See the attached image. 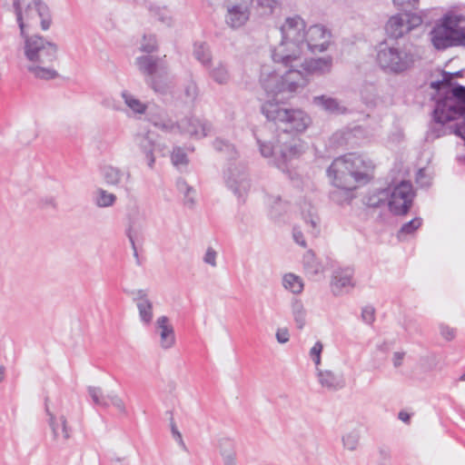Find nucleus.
<instances>
[{
  "label": "nucleus",
  "mask_w": 465,
  "mask_h": 465,
  "mask_svg": "<svg viewBox=\"0 0 465 465\" xmlns=\"http://www.w3.org/2000/svg\"><path fill=\"white\" fill-rule=\"evenodd\" d=\"M373 168L370 160L356 153H348L336 158L327 170L328 176L337 188L331 193V198L341 203V193L348 199L350 193L357 188V183H365L369 180V172Z\"/></svg>",
  "instance_id": "nucleus-1"
},
{
  "label": "nucleus",
  "mask_w": 465,
  "mask_h": 465,
  "mask_svg": "<svg viewBox=\"0 0 465 465\" xmlns=\"http://www.w3.org/2000/svg\"><path fill=\"white\" fill-rule=\"evenodd\" d=\"M305 22L299 15L287 17L281 26V43L272 50L275 64L285 67L300 65V56L304 51Z\"/></svg>",
  "instance_id": "nucleus-2"
},
{
  "label": "nucleus",
  "mask_w": 465,
  "mask_h": 465,
  "mask_svg": "<svg viewBox=\"0 0 465 465\" xmlns=\"http://www.w3.org/2000/svg\"><path fill=\"white\" fill-rule=\"evenodd\" d=\"M22 36L25 38V55L30 63L27 70L39 79L56 78L58 73L53 68V63L57 59V45L37 35L27 36L25 31Z\"/></svg>",
  "instance_id": "nucleus-3"
},
{
  "label": "nucleus",
  "mask_w": 465,
  "mask_h": 465,
  "mask_svg": "<svg viewBox=\"0 0 465 465\" xmlns=\"http://www.w3.org/2000/svg\"><path fill=\"white\" fill-rule=\"evenodd\" d=\"M254 135L262 155H273L279 168H283L303 152V144L298 134L280 132L273 143L266 138L264 128L255 132Z\"/></svg>",
  "instance_id": "nucleus-4"
},
{
  "label": "nucleus",
  "mask_w": 465,
  "mask_h": 465,
  "mask_svg": "<svg viewBox=\"0 0 465 465\" xmlns=\"http://www.w3.org/2000/svg\"><path fill=\"white\" fill-rule=\"evenodd\" d=\"M261 111L268 121L274 123L282 129L281 132L298 134L304 132L311 124V117L304 111L287 108L279 101L265 102Z\"/></svg>",
  "instance_id": "nucleus-5"
},
{
  "label": "nucleus",
  "mask_w": 465,
  "mask_h": 465,
  "mask_svg": "<svg viewBox=\"0 0 465 465\" xmlns=\"http://www.w3.org/2000/svg\"><path fill=\"white\" fill-rule=\"evenodd\" d=\"M282 67L285 70L282 74L277 72L262 73L261 85L268 95L293 94L308 84L309 80L305 78L304 73L300 69L284 65Z\"/></svg>",
  "instance_id": "nucleus-6"
},
{
  "label": "nucleus",
  "mask_w": 465,
  "mask_h": 465,
  "mask_svg": "<svg viewBox=\"0 0 465 465\" xmlns=\"http://www.w3.org/2000/svg\"><path fill=\"white\" fill-rule=\"evenodd\" d=\"M419 59L411 45L395 46L382 43L377 54V62L386 73L399 74L413 67Z\"/></svg>",
  "instance_id": "nucleus-7"
},
{
  "label": "nucleus",
  "mask_w": 465,
  "mask_h": 465,
  "mask_svg": "<svg viewBox=\"0 0 465 465\" xmlns=\"http://www.w3.org/2000/svg\"><path fill=\"white\" fill-rule=\"evenodd\" d=\"M460 16L446 15L430 32L431 42L438 50L465 46V31L460 27Z\"/></svg>",
  "instance_id": "nucleus-8"
},
{
  "label": "nucleus",
  "mask_w": 465,
  "mask_h": 465,
  "mask_svg": "<svg viewBox=\"0 0 465 465\" xmlns=\"http://www.w3.org/2000/svg\"><path fill=\"white\" fill-rule=\"evenodd\" d=\"M164 57L151 54L142 55L136 58L135 64L141 73L147 75L146 83L156 93L164 94L169 88L166 81L168 66Z\"/></svg>",
  "instance_id": "nucleus-9"
},
{
  "label": "nucleus",
  "mask_w": 465,
  "mask_h": 465,
  "mask_svg": "<svg viewBox=\"0 0 465 465\" xmlns=\"http://www.w3.org/2000/svg\"><path fill=\"white\" fill-rule=\"evenodd\" d=\"M421 24V16L403 12L390 17L385 25V32L390 38L399 39Z\"/></svg>",
  "instance_id": "nucleus-10"
},
{
  "label": "nucleus",
  "mask_w": 465,
  "mask_h": 465,
  "mask_svg": "<svg viewBox=\"0 0 465 465\" xmlns=\"http://www.w3.org/2000/svg\"><path fill=\"white\" fill-rule=\"evenodd\" d=\"M388 205L390 211L395 215L406 214L411 209L414 198L412 184L408 181H402L389 193Z\"/></svg>",
  "instance_id": "nucleus-11"
},
{
  "label": "nucleus",
  "mask_w": 465,
  "mask_h": 465,
  "mask_svg": "<svg viewBox=\"0 0 465 465\" xmlns=\"http://www.w3.org/2000/svg\"><path fill=\"white\" fill-rule=\"evenodd\" d=\"M331 39V33L322 25H312L305 32L304 49L312 53H321L327 50Z\"/></svg>",
  "instance_id": "nucleus-12"
},
{
  "label": "nucleus",
  "mask_w": 465,
  "mask_h": 465,
  "mask_svg": "<svg viewBox=\"0 0 465 465\" xmlns=\"http://www.w3.org/2000/svg\"><path fill=\"white\" fill-rule=\"evenodd\" d=\"M225 180L228 187L238 197L244 195L250 189V181L245 167L234 166L228 168L225 173Z\"/></svg>",
  "instance_id": "nucleus-13"
},
{
  "label": "nucleus",
  "mask_w": 465,
  "mask_h": 465,
  "mask_svg": "<svg viewBox=\"0 0 465 465\" xmlns=\"http://www.w3.org/2000/svg\"><path fill=\"white\" fill-rule=\"evenodd\" d=\"M211 129L212 125L210 123L196 117H185L177 123V130L196 138L207 136Z\"/></svg>",
  "instance_id": "nucleus-14"
},
{
  "label": "nucleus",
  "mask_w": 465,
  "mask_h": 465,
  "mask_svg": "<svg viewBox=\"0 0 465 465\" xmlns=\"http://www.w3.org/2000/svg\"><path fill=\"white\" fill-rule=\"evenodd\" d=\"M45 410L48 416V425L51 428L54 440H57L62 436L64 440H67L71 438L72 429L68 426L65 416L61 415L58 419L50 411L48 406V398L45 400Z\"/></svg>",
  "instance_id": "nucleus-15"
},
{
  "label": "nucleus",
  "mask_w": 465,
  "mask_h": 465,
  "mask_svg": "<svg viewBox=\"0 0 465 465\" xmlns=\"http://www.w3.org/2000/svg\"><path fill=\"white\" fill-rule=\"evenodd\" d=\"M332 67L331 56H325L321 58H312L310 60L302 61L300 58V65L294 68L300 69L304 73L305 78L308 80L310 74H324L331 72Z\"/></svg>",
  "instance_id": "nucleus-16"
},
{
  "label": "nucleus",
  "mask_w": 465,
  "mask_h": 465,
  "mask_svg": "<svg viewBox=\"0 0 465 465\" xmlns=\"http://www.w3.org/2000/svg\"><path fill=\"white\" fill-rule=\"evenodd\" d=\"M88 393L94 403L103 408H108L110 404L114 406L119 411L125 413L126 409L123 400L115 393L104 395L100 387L89 386Z\"/></svg>",
  "instance_id": "nucleus-17"
},
{
  "label": "nucleus",
  "mask_w": 465,
  "mask_h": 465,
  "mask_svg": "<svg viewBox=\"0 0 465 465\" xmlns=\"http://www.w3.org/2000/svg\"><path fill=\"white\" fill-rule=\"evenodd\" d=\"M103 176L107 184L113 186H122L125 191H129L128 184L131 183V173L121 170L120 168L108 165L104 168Z\"/></svg>",
  "instance_id": "nucleus-18"
},
{
  "label": "nucleus",
  "mask_w": 465,
  "mask_h": 465,
  "mask_svg": "<svg viewBox=\"0 0 465 465\" xmlns=\"http://www.w3.org/2000/svg\"><path fill=\"white\" fill-rule=\"evenodd\" d=\"M224 6L227 9L225 16L226 24L232 27L238 28L243 25L250 17V10L237 7L232 0H225Z\"/></svg>",
  "instance_id": "nucleus-19"
},
{
  "label": "nucleus",
  "mask_w": 465,
  "mask_h": 465,
  "mask_svg": "<svg viewBox=\"0 0 465 465\" xmlns=\"http://www.w3.org/2000/svg\"><path fill=\"white\" fill-rule=\"evenodd\" d=\"M133 300L136 303L141 322L149 325L153 320V302L149 300L147 292L144 290L133 292Z\"/></svg>",
  "instance_id": "nucleus-20"
},
{
  "label": "nucleus",
  "mask_w": 465,
  "mask_h": 465,
  "mask_svg": "<svg viewBox=\"0 0 465 465\" xmlns=\"http://www.w3.org/2000/svg\"><path fill=\"white\" fill-rule=\"evenodd\" d=\"M155 329L160 335V344L163 349H170L175 343V334L173 325L167 316H161L155 322Z\"/></svg>",
  "instance_id": "nucleus-21"
},
{
  "label": "nucleus",
  "mask_w": 465,
  "mask_h": 465,
  "mask_svg": "<svg viewBox=\"0 0 465 465\" xmlns=\"http://www.w3.org/2000/svg\"><path fill=\"white\" fill-rule=\"evenodd\" d=\"M314 105L320 107L323 111L331 114H346L349 110L338 99L328 95H318L312 98Z\"/></svg>",
  "instance_id": "nucleus-22"
},
{
  "label": "nucleus",
  "mask_w": 465,
  "mask_h": 465,
  "mask_svg": "<svg viewBox=\"0 0 465 465\" xmlns=\"http://www.w3.org/2000/svg\"><path fill=\"white\" fill-rule=\"evenodd\" d=\"M134 142L145 154L148 166L153 168L155 162L153 156L154 134L152 132L139 133L135 135Z\"/></svg>",
  "instance_id": "nucleus-23"
},
{
  "label": "nucleus",
  "mask_w": 465,
  "mask_h": 465,
  "mask_svg": "<svg viewBox=\"0 0 465 465\" xmlns=\"http://www.w3.org/2000/svg\"><path fill=\"white\" fill-rule=\"evenodd\" d=\"M317 370V376L320 384L329 391H338L344 387L345 381L342 375L336 374L331 371Z\"/></svg>",
  "instance_id": "nucleus-24"
},
{
  "label": "nucleus",
  "mask_w": 465,
  "mask_h": 465,
  "mask_svg": "<svg viewBox=\"0 0 465 465\" xmlns=\"http://www.w3.org/2000/svg\"><path fill=\"white\" fill-rule=\"evenodd\" d=\"M352 276L353 271L351 268L335 270L331 280L333 293L338 295L342 288L349 286L353 287Z\"/></svg>",
  "instance_id": "nucleus-25"
},
{
  "label": "nucleus",
  "mask_w": 465,
  "mask_h": 465,
  "mask_svg": "<svg viewBox=\"0 0 465 465\" xmlns=\"http://www.w3.org/2000/svg\"><path fill=\"white\" fill-rule=\"evenodd\" d=\"M302 217L308 227V232L316 237L320 233V218L313 207H310L307 211H302Z\"/></svg>",
  "instance_id": "nucleus-26"
},
{
  "label": "nucleus",
  "mask_w": 465,
  "mask_h": 465,
  "mask_svg": "<svg viewBox=\"0 0 465 465\" xmlns=\"http://www.w3.org/2000/svg\"><path fill=\"white\" fill-rule=\"evenodd\" d=\"M292 313L298 329L302 330L306 323V310L301 300L293 299L292 302Z\"/></svg>",
  "instance_id": "nucleus-27"
},
{
  "label": "nucleus",
  "mask_w": 465,
  "mask_h": 465,
  "mask_svg": "<svg viewBox=\"0 0 465 465\" xmlns=\"http://www.w3.org/2000/svg\"><path fill=\"white\" fill-rule=\"evenodd\" d=\"M422 225V219L415 217L411 221L405 223L401 225L397 232V238L400 241H404L407 236L413 235L415 232Z\"/></svg>",
  "instance_id": "nucleus-28"
},
{
  "label": "nucleus",
  "mask_w": 465,
  "mask_h": 465,
  "mask_svg": "<svg viewBox=\"0 0 465 465\" xmlns=\"http://www.w3.org/2000/svg\"><path fill=\"white\" fill-rule=\"evenodd\" d=\"M115 201V194L109 193L104 189L98 188L94 193V203L98 207L105 208L113 206Z\"/></svg>",
  "instance_id": "nucleus-29"
},
{
  "label": "nucleus",
  "mask_w": 465,
  "mask_h": 465,
  "mask_svg": "<svg viewBox=\"0 0 465 465\" xmlns=\"http://www.w3.org/2000/svg\"><path fill=\"white\" fill-rule=\"evenodd\" d=\"M209 74L211 78L219 84H225L230 79L227 67L222 63H218L213 68H212Z\"/></svg>",
  "instance_id": "nucleus-30"
},
{
  "label": "nucleus",
  "mask_w": 465,
  "mask_h": 465,
  "mask_svg": "<svg viewBox=\"0 0 465 465\" xmlns=\"http://www.w3.org/2000/svg\"><path fill=\"white\" fill-rule=\"evenodd\" d=\"M149 121L157 128L167 132H174L177 130V123H173L171 119L162 117L161 115H150Z\"/></svg>",
  "instance_id": "nucleus-31"
},
{
  "label": "nucleus",
  "mask_w": 465,
  "mask_h": 465,
  "mask_svg": "<svg viewBox=\"0 0 465 465\" xmlns=\"http://www.w3.org/2000/svg\"><path fill=\"white\" fill-rule=\"evenodd\" d=\"M283 286L294 294L301 293L303 290L302 279L292 273H288L283 277Z\"/></svg>",
  "instance_id": "nucleus-32"
},
{
  "label": "nucleus",
  "mask_w": 465,
  "mask_h": 465,
  "mask_svg": "<svg viewBox=\"0 0 465 465\" xmlns=\"http://www.w3.org/2000/svg\"><path fill=\"white\" fill-rule=\"evenodd\" d=\"M193 55L204 66L209 65L211 63L210 49L203 43L194 45Z\"/></svg>",
  "instance_id": "nucleus-33"
},
{
  "label": "nucleus",
  "mask_w": 465,
  "mask_h": 465,
  "mask_svg": "<svg viewBox=\"0 0 465 465\" xmlns=\"http://www.w3.org/2000/svg\"><path fill=\"white\" fill-rule=\"evenodd\" d=\"M389 197V191L388 190H379L377 193H374L368 196L366 200V204L369 207L372 208H378L381 204L385 203Z\"/></svg>",
  "instance_id": "nucleus-34"
},
{
  "label": "nucleus",
  "mask_w": 465,
  "mask_h": 465,
  "mask_svg": "<svg viewBox=\"0 0 465 465\" xmlns=\"http://www.w3.org/2000/svg\"><path fill=\"white\" fill-rule=\"evenodd\" d=\"M151 15L156 18L161 23L171 25L172 16L170 11L166 7L161 6H151L150 7Z\"/></svg>",
  "instance_id": "nucleus-35"
},
{
  "label": "nucleus",
  "mask_w": 465,
  "mask_h": 465,
  "mask_svg": "<svg viewBox=\"0 0 465 465\" xmlns=\"http://www.w3.org/2000/svg\"><path fill=\"white\" fill-rule=\"evenodd\" d=\"M261 15H270L280 6L279 0H254Z\"/></svg>",
  "instance_id": "nucleus-36"
},
{
  "label": "nucleus",
  "mask_w": 465,
  "mask_h": 465,
  "mask_svg": "<svg viewBox=\"0 0 465 465\" xmlns=\"http://www.w3.org/2000/svg\"><path fill=\"white\" fill-rule=\"evenodd\" d=\"M123 98L126 105L136 114H144L146 110V105L142 103L140 100L136 99L133 95L123 93Z\"/></svg>",
  "instance_id": "nucleus-37"
},
{
  "label": "nucleus",
  "mask_w": 465,
  "mask_h": 465,
  "mask_svg": "<svg viewBox=\"0 0 465 465\" xmlns=\"http://www.w3.org/2000/svg\"><path fill=\"white\" fill-rule=\"evenodd\" d=\"M213 147L218 152H224L229 158H234L237 153L232 144L222 139H216Z\"/></svg>",
  "instance_id": "nucleus-38"
},
{
  "label": "nucleus",
  "mask_w": 465,
  "mask_h": 465,
  "mask_svg": "<svg viewBox=\"0 0 465 465\" xmlns=\"http://www.w3.org/2000/svg\"><path fill=\"white\" fill-rule=\"evenodd\" d=\"M456 84H455L452 87H450V77H446V75H445L443 80H441V81L431 82L430 87L435 90H438V91H442V93H443L442 98H444L446 95H450V90L454 86H456Z\"/></svg>",
  "instance_id": "nucleus-39"
},
{
  "label": "nucleus",
  "mask_w": 465,
  "mask_h": 465,
  "mask_svg": "<svg viewBox=\"0 0 465 465\" xmlns=\"http://www.w3.org/2000/svg\"><path fill=\"white\" fill-rule=\"evenodd\" d=\"M140 49H141V51H143L144 53H148V54H151V53H153L154 51H156L157 50V41H156L155 35H144Z\"/></svg>",
  "instance_id": "nucleus-40"
},
{
  "label": "nucleus",
  "mask_w": 465,
  "mask_h": 465,
  "mask_svg": "<svg viewBox=\"0 0 465 465\" xmlns=\"http://www.w3.org/2000/svg\"><path fill=\"white\" fill-rule=\"evenodd\" d=\"M303 263L305 270L312 275L319 273L321 271L320 263L315 261L314 256L311 253L304 256Z\"/></svg>",
  "instance_id": "nucleus-41"
},
{
  "label": "nucleus",
  "mask_w": 465,
  "mask_h": 465,
  "mask_svg": "<svg viewBox=\"0 0 465 465\" xmlns=\"http://www.w3.org/2000/svg\"><path fill=\"white\" fill-rule=\"evenodd\" d=\"M395 6L406 13H412L419 5V0H392Z\"/></svg>",
  "instance_id": "nucleus-42"
},
{
  "label": "nucleus",
  "mask_w": 465,
  "mask_h": 465,
  "mask_svg": "<svg viewBox=\"0 0 465 465\" xmlns=\"http://www.w3.org/2000/svg\"><path fill=\"white\" fill-rule=\"evenodd\" d=\"M343 446L349 450H355L359 443V434L355 431L350 432L342 438Z\"/></svg>",
  "instance_id": "nucleus-43"
},
{
  "label": "nucleus",
  "mask_w": 465,
  "mask_h": 465,
  "mask_svg": "<svg viewBox=\"0 0 465 465\" xmlns=\"http://www.w3.org/2000/svg\"><path fill=\"white\" fill-rule=\"evenodd\" d=\"M172 162L176 166L187 163V155L181 147L173 149L172 153Z\"/></svg>",
  "instance_id": "nucleus-44"
},
{
  "label": "nucleus",
  "mask_w": 465,
  "mask_h": 465,
  "mask_svg": "<svg viewBox=\"0 0 465 465\" xmlns=\"http://www.w3.org/2000/svg\"><path fill=\"white\" fill-rule=\"evenodd\" d=\"M13 8L16 16L17 24L20 28L21 35H24V27L25 26V22H23L21 0H13Z\"/></svg>",
  "instance_id": "nucleus-45"
},
{
  "label": "nucleus",
  "mask_w": 465,
  "mask_h": 465,
  "mask_svg": "<svg viewBox=\"0 0 465 465\" xmlns=\"http://www.w3.org/2000/svg\"><path fill=\"white\" fill-rule=\"evenodd\" d=\"M322 343L321 341H317L314 343V345L310 351V356L313 361L316 369L319 368V365L321 364V353L322 351Z\"/></svg>",
  "instance_id": "nucleus-46"
},
{
  "label": "nucleus",
  "mask_w": 465,
  "mask_h": 465,
  "mask_svg": "<svg viewBox=\"0 0 465 465\" xmlns=\"http://www.w3.org/2000/svg\"><path fill=\"white\" fill-rule=\"evenodd\" d=\"M361 320L367 324H372L375 321V309L371 305H367L361 310Z\"/></svg>",
  "instance_id": "nucleus-47"
},
{
  "label": "nucleus",
  "mask_w": 465,
  "mask_h": 465,
  "mask_svg": "<svg viewBox=\"0 0 465 465\" xmlns=\"http://www.w3.org/2000/svg\"><path fill=\"white\" fill-rule=\"evenodd\" d=\"M32 3L40 18L50 15L49 7L42 0H32Z\"/></svg>",
  "instance_id": "nucleus-48"
},
{
  "label": "nucleus",
  "mask_w": 465,
  "mask_h": 465,
  "mask_svg": "<svg viewBox=\"0 0 465 465\" xmlns=\"http://www.w3.org/2000/svg\"><path fill=\"white\" fill-rule=\"evenodd\" d=\"M176 186L178 191L183 194V196H188V194H196V191L193 187L190 186L183 179H178L176 183Z\"/></svg>",
  "instance_id": "nucleus-49"
},
{
  "label": "nucleus",
  "mask_w": 465,
  "mask_h": 465,
  "mask_svg": "<svg viewBox=\"0 0 465 465\" xmlns=\"http://www.w3.org/2000/svg\"><path fill=\"white\" fill-rule=\"evenodd\" d=\"M217 252L213 247H208L206 252L203 258V262L212 267L217 266Z\"/></svg>",
  "instance_id": "nucleus-50"
},
{
  "label": "nucleus",
  "mask_w": 465,
  "mask_h": 465,
  "mask_svg": "<svg viewBox=\"0 0 465 465\" xmlns=\"http://www.w3.org/2000/svg\"><path fill=\"white\" fill-rule=\"evenodd\" d=\"M185 95L192 102L194 101L198 94V88L194 82L189 83L184 89Z\"/></svg>",
  "instance_id": "nucleus-51"
},
{
  "label": "nucleus",
  "mask_w": 465,
  "mask_h": 465,
  "mask_svg": "<svg viewBox=\"0 0 465 465\" xmlns=\"http://www.w3.org/2000/svg\"><path fill=\"white\" fill-rule=\"evenodd\" d=\"M440 334L447 341H451L455 337V330L448 325H440Z\"/></svg>",
  "instance_id": "nucleus-52"
},
{
  "label": "nucleus",
  "mask_w": 465,
  "mask_h": 465,
  "mask_svg": "<svg viewBox=\"0 0 465 465\" xmlns=\"http://www.w3.org/2000/svg\"><path fill=\"white\" fill-rule=\"evenodd\" d=\"M292 236H293V239L296 243L300 244L302 247H306V242H305L303 233L302 232V231L299 228H297V227L293 228Z\"/></svg>",
  "instance_id": "nucleus-53"
},
{
  "label": "nucleus",
  "mask_w": 465,
  "mask_h": 465,
  "mask_svg": "<svg viewBox=\"0 0 465 465\" xmlns=\"http://www.w3.org/2000/svg\"><path fill=\"white\" fill-rule=\"evenodd\" d=\"M276 339L280 343H286L290 339L288 330L286 328L278 329L276 331Z\"/></svg>",
  "instance_id": "nucleus-54"
},
{
  "label": "nucleus",
  "mask_w": 465,
  "mask_h": 465,
  "mask_svg": "<svg viewBox=\"0 0 465 465\" xmlns=\"http://www.w3.org/2000/svg\"><path fill=\"white\" fill-rule=\"evenodd\" d=\"M404 356L405 352L403 351H396L393 353L392 362L395 368H399L402 365Z\"/></svg>",
  "instance_id": "nucleus-55"
},
{
  "label": "nucleus",
  "mask_w": 465,
  "mask_h": 465,
  "mask_svg": "<svg viewBox=\"0 0 465 465\" xmlns=\"http://www.w3.org/2000/svg\"><path fill=\"white\" fill-rule=\"evenodd\" d=\"M221 453L223 456L225 465H236L234 461V453L232 451L221 450Z\"/></svg>",
  "instance_id": "nucleus-56"
},
{
  "label": "nucleus",
  "mask_w": 465,
  "mask_h": 465,
  "mask_svg": "<svg viewBox=\"0 0 465 465\" xmlns=\"http://www.w3.org/2000/svg\"><path fill=\"white\" fill-rule=\"evenodd\" d=\"M232 2H233L237 7L250 10V7L254 0H232Z\"/></svg>",
  "instance_id": "nucleus-57"
},
{
  "label": "nucleus",
  "mask_w": 465,
  "mask_h": 465,
  "mask_svg": "<svg viewBox=\"0 0 465 465\" xmlns=\"http://www.w3.org/2000/svg\"><path fill=\"white\" fill-rule=\"evenodd\" d=\"M195 196L196 194H188V196H183V203L189 208H193L195 205Z\"/></svg>",
  "instance_id": "nucleus-58"
},
{
  "label": "nucleus",
  "mask_w": 465,
  "mask_h": 465,
  "mask_svg": "<svg viewBox=\"0 0 465 465\" xmlns=\"http://www.w3.org/2000/svg\"><path fill=\"white\" fill-rule=\"evenodd\" d=\"M51 15L41 18V27L43 30H47L51 25Z\"/></svg>",
  "instance_id": "nucleus-59"
},
{
  "label": "nucleus",
  "mask_w": 465,
  "mask_h": 465,
  "mask_svg": "<svg viewBox=\"0 0 465 465\" xmlns=\"http://www.w3.org/2000/svg\"><path fill=\"white\" fill-rule=\"evenodd\" d=\"M33 9H34L33 3L28 4L27 6L25 7V12L22 11L23 18L25 17L26 20H29L32 17Z\"/></svg>",
  "instance_id": "nucleus-60"
},
{
  "label": "nucleus",
  "mask_w": 465,
  "mask_h": 465,
  "mask_svg": "<svg viewBox=\"0 0 465 465\" xmlns=\"http://www.w3.org/2000/svg\"><path fill=\"white\" fill-rule=\"evenodd\" d=\"M398 418L401 420H402L403 422L409 423L410 420H411V414H409L408 412H406L404 411H401L399 412Z\"/></svg>",
  "instance_id": "nucleus-61"
},
{
  "label": "nucleus",
  "mask_w": 465,
  "mask_h": 465,
  "mask_svg": "<svg viewBox=\"0 0 465 465\" xmlns=\"http://www.w3.org/2000/svg\"><path fill=\"white\" fill-rule=\"evenodd\" d=\"M171 430H172V433H173V436L174 438H180V431L178 430L176 425H175V422L173 421V419L172 418L171 419Z\"/></svg>",
  "instance_id": "nucleus-62"
},
{
  "label": "nucleus",
  "mask_w": 465,
  "mask_h": 465,
  "mask_svg": "<svg viewBox=\"0 0 465 465\" xmlns=\"http://www.w3.org/2000/svg\"><path fill=\"white\" fill-rule=\"evenodd\" d=\"M128 237H129L130 242L132 244V248L134 250V255L138 260V252H137V249H136V246H135L134 240V238L130 234H128Z\"/></svg>",
  "instance_id": "nucleus-63"
},
{
  "label": "nucleus",
  "mask_w": 465,
  "mask_h": 465,
  "mask_svg": "<svg viewBox=\"0 0 465 465\" xmlns=\"http://www.w3.org/2000/svg\"><path fill=\"white\" fill-rule=\"evenodd\" d=\"M5 368L4 366H0V382H2L5 379Z\"/></svg>",
  "instance_id": "nucleus-64"
}]
</instances>
